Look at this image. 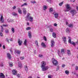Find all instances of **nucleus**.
Returning <instances> with one entry per match:
<instances>
[{"label": "nucleus", "instance_id": "obj_27", "mask_svg": "<svg viewBox=\"0 0 78 78\" xmlns=\"http://www.w3.org/2000/svg\"><path fill=\"white\" fill-rule=\"evenodd\" d=\"M64 3V2H61L59 4V5L60 6H62L63 5V3Z\"/></svg>", "mask_w": 78, "mask_h": 78}, {"label": "nucleus", "instance_id": "obj_26", "mask_svg": "<svg viewBox=\"0 0 78 78\" xmlns=\"http://www.w3.org/2000/svg\"><path fill=\"white\" fill-rule=\"evenodd\" d=\"M65 73L66 75H69V71L66 70L65 71Z\"/></svg>", "mask_w": 78, "mask_h": 78}, {"label": "nucleus", "instance_id": "obj_30", "mask_svg": "<svg viewBox=\"0 0 78 78\" xmlns=\"http://www.w3.org/2000/svg\"><path fill=\"white\" fill-rule=\"evenodd\" d=\"M43 10H44V11L46 9H47V6L46 5H44L43 6Z\"/></svg>", "mask_w": 78, "mask_h": 78}, {"label": "nucleus", "instance_id": "obj_6", "mask_svg": "<svg viewBox=\"0 0 78 78\" xmlns=\"http://www.w3.org/2000/svg\"><path fill=\"white\" fill-rule=\"evenodd\" d=\"M68 42L70 44H72L74 46H75L76 45V43H75L73 41H71V39H69L68 41Z\"/></svg>", "mask_w": 78, "mask_h": 78}, {"label": "nucleus", "instance_id": "obj_15", "mask_svg": "<svg viewBox=\"0 0 78 78\" xmlns=\"http://www.w3.org/2000/svg\"><path fill=\"white\" fill-rule=\"evenodd\" d=\"M28 34L29 36V38H31V32L30 31L28 32Z\"/></svg>", "mask_w": 78, "mask_h": 78}, {"label": "nucleus", "instance_id": "obj_18", "mask_svg": "<svg viewBox=\"0 0 78 78\" xmlns=\"http://www.w3.org/2000/svg\"><path fill=\"white\" fill-rule=\"evenodd\" d=\"M7 21L9 23V22H13V20H12L10 18H9L7 19Z\"/></svg>", "mask_w": 78, "mask_h": 78}, {"label": "nucleus", "instance_id": "obj_7", "mask_svg": "<svg viewBox=\"0 0 78 78\" xmlns=\"http://www.w3.org/2000/svg\"><path fill=\"white\" fill-rule=\"evenodd\" d=\"M51 47H53L54 46H55V41L54 40H52L51 41Z\"/></svg>", "mask_w": 78, "mask_h": 78}, {"label": "nucleus", "instance_id": "obj_24", "mask_svg": "<svg viewBox=\"0 0 78 78\" xmlns=\"http://www.w3.org/2000/svg\"><path fill=\"white\" fill-rule=\"evenodd\" d=\"M41 45L42 47H46V45H45V43H41Z\"/></svg>", "mask_w": 78, "mask_h": 78}, {"label": "nucleus", "instance_id": "obj_32", "mask_svg": "<svg viewBox=\"0 0 78 78\" xmlns=\"http://www.w3.org/2000/svg\"><path fill=\"white\" fill-rule=\"evenodd\" d=\"M9 64L10 67H12V66H13V64H12L11 62L9 63Z\"/></svg>", "mask_w": 78, "mask_h": 78}, {"label": "nucleus", "instance_id": "obj_12", "mask_svg": "<svg viewBox=\"0 0 78 78\" xmlns=\"http://www.w3.org/2000/svg\"><path fill=\"white\" fill-rule=\"evenodd\" d=\"M62 39L64 42V44H67V43H66V37H62Z\"/></svg>", "mask_w": 78, "mask_h": 78}, {"label": "nucleus", "instance_id": "obj_60", "mask_svg": "<svg viewBox=\"0 0 78 78\" xmlns=\"http://www.w3.org/2000/svg\"><path fill=\"white\" fill-rule=\"evenodd\" d=\"M54 26H55V27H56V26H57V24L55 23L54 24Z\"/></svg>", "mask_w": 78, "mask_h": 78}, {"label": "nucleus", "instance_id": "obj_53", "mask_svg": "<svg viewBox=\"0 0 78 78\" xmlns=\"http://www.w3.org/2000/svg\"><path fill=\"white\" fill-rule=\"evenodd\" d=\"M48 78H51V75H48Z\"/></svg>", "mask_w": 78, "mask_h": 78}, {"label": "nucleus", "instance_id": "obj_63", "mask_svg": "<svg viewBox=\"0 0 78 78\" xmlns=\"http://www.w3.org/2000/svg\"><path fill=\"white\" fill-rule=\"evenodd\" d=\"M3 48L4 49H5V45H3Z\"/></svg>", "mask_w": 78, "mask_h": 78}, {"label": "nucleus", "instance_id": "obj_58", "mask_svg": "<svg viewBox=\"0 0 78 78\" xmlns=\"http://www.w3.org/2000/svg\"><path fill=\"white\" fill-rule=\"evenodd\" d=\"M0 66L1 67H3V63H1L0 64Z\"/></svg>", "mask_w": 78, "mask_h": 78}, {"label": "nucleus", "instance_id": "obj_19", "mask_svg": "<svg viewBox=\"0 0 78 78\" xmlns=\"http://www.w3.org/2000/svg\"><path fill=\"white\" fill-rule=\"evenodd\" d=\"M0 77H1V78H5V76H4L3 73H0Z\"/></svg>", "mask_w": 78, "mask_h": 78}, {"label": "nucleus", "instance_id": "obj_46", "mask_svg": "<svg viewBox=\"0 0 78 78\" xmlns=\"http://www.w3.org/2000/svg\"><path fill=\"white\" fill-rule=\"evenodd\" d=\"M5 33H9V30L8 29H6L5 30Z\"/></svg>", "mask_w": 78, "mask_h": 78}, {"label": "nucleus", "instance_id": "obj_34", "mask_svg": "<svg viewBox=\"0 0 78 78\" xmlns=\"http://www.w3.org/2000/svg\"><path fill=\"white\" fill-rule=\"evenodd\" d=\"M5 41H6V42H8V43L9 44V39H8V38H6Z\"/></svg>", "mask_w": 78, "mask_h": 78}, {"label": "nucleus", "instance_id": "obj_16", "mask_svg": "<svg viewBox=\"0 0 78 78\" xmlns=\"http://www.w3.org/2000/svg\"><path fill=\"white\" fill-rule=\"evenodd\" d=\"M67 53L69 56H70V55H71V52H70V50H67Z\"/></svg>", "mask_w": 78, "mask_h": 78}, {"label": "nucleus", "instance_id": "obj_39", "mask_svg": "<svg viewBox=\"0 0 78 78\" xmlns=\"http://www.w3.org/2000/svg\"><path fill=\"white\" fill-rule=\"evenodd\" d=\"M30 2L31 3H33V4H34V3H36V2L35 1H30Z\"/></svg>", "mask_w": 78, "mask_h": 78}, {"label": "nucleus", "instance_id": "obj_31", "mask_svg": "<svg viewBox=\"0 0 78 78\" xmlns=\"http://www.w3.org/2000/svg\"><path fill=\"white\" fill-rule=\"evenodd\" d=\"M12 15L14 16H17V14L15 12H13L12 13Z\"/></svg>", "mask_w": 78, "mask_h": 78}, {"label": "nucleus", "instance_id": "obj_33", "mask_svg": "<svg viewBox=\"0 0 78 78\" xmlns=\"http://www.w3.org/2000/svg\"><path fill=\"white\" fill-rule=\"evenodd\" d=\"M27 4L26 3H24L23 4L21 5V7L23 6H27Z\"/></svg>", "mask_w": 78, "mask_h": 78}, {"label": "nucleus", "instance_id": "obj_10", "mask_svg": "<svg viewBox=\"0 0 78 78\" xmlns=\"http://www.w3.org/2000/svg\"><path fill=\"white\" fill-rule=\"evenodd\" d=\"M7 56L9 59H11V54H9V53H7Z\"/></svg>", "mask_w": 78, "mask_h": 78}, {"label": "nucleus", "instance_id": "obj_59", "mask_svg": "<svg viewBox=\"0 0 78 78\" xmlns=\"http://www.w3.org/2000/svg\"><path fill=\"white\" fill-rule=\"evenodd\" d=\"M66 66V65L64 64L62 65V67L64 68Z\"/></svg>", "mask_w": 78, "mask_h": 78}, {"label": "nucleus", "instance_id": "obj_35", "mask_svg": "<svg viewBox=\"0 0 78 78\" xmlns=\"http://www.w3.org/2000/svg\"><path fill=\"white\" fill-rule=\"evenodd\" d=\"M1 27L2 28V29H1L0 32L2 33V32H3V26H1Z\"/></svg>", "mask_w": 78, "mask_h": 78}, {"label": "nucleus", "instance_id": "obj_1", "mask_svg": "<svg viewBox=\"0 0 78 78\" xmlns=\"http://www.w3.org/2000/svg\"><path fill=\"white\" fill-rule=\"evenodd\" d=\"M46 65V63L45 61H42L41 62V68L42 71H46L48 69V66H45Z\"/></svg>", "mask_w": 78, "mask_h": 78}, {"label": "nucleus", "instance_id": "obj_55", "mask_svg": "<svg viewBox=\"0 0 78 78\" xmlns=\"http://www.w3.org/2000/svg\"><path fill=\"white\" fill-rule=\"evenodd\" d=\"M20 58L22 60L23 59L25 58V57H21Z\"/></svg>", "mask_w": 78, "mask_h": 78}, {"label": "nucleus", "instance_id": "obj_49", "mask_svg": "<svg viewBox=\"0 0 78 78\" xmlns=\"http://www.w3.org/2000/svg\"><path fill=\"white\" fill-rule=\"evenodd\" d=\"M30 13H28L27 15V18H30V17H29V16H30Z\"/></svg>", "mask_w": 78, "mask_h": 78}, {"label": "nucleus", "instance_id": "obj_62", "mask_svg": "<svg viewBox=\"0 0 78 78\" xmlns=\"http://www.w3.org/2000/svg\"><path fill=\"white\" fill-rule=\"evenodd\" d=\"M9 41H12V39L11 38L9 39Z\"/></svg>", "mask_w": 78, "mask_h": 78}, {"label": "nucleus", "instance_id": "obj_57", "mask_svg": "<svg viewBox=\"0 0 78 78\" xmlns=\"http://www.w3.org/2000/svg\"><path fill=\"white\" fill-rule=\"evenodd\" d=\"M16 8V6H14L12 7V9H15Z\"/></svg>", "mask_w": 78, "mask_h": 78}, {"label": "nucleus", "instance_id": "obj_50", "mask_svg": "<svg viewBox=\"0 0 78 78\" xmlns=\"http://www.w3.org/2000/svg\"><path fill=\"white\" fill-rule=\"evenodd\" d=\"M44 40L45 41H47V38H46L44 36Z\"/></svg>", "mask_w": 78, "mask_h": 78}, {"label": "nucleus", "instance_id": "obj_13", "mask_svg": "<svg viewBox=\"0 0 78 78\" xmlns=\"http://www.w3.org/2000/svg\"><path fill=\"white\" fill-rule=\"evenodd\" d=\"M3 16L2 15L0 18L1 23H3L4 22V20L3 19Z\"/></svg>", "mask_w": 78, "mask_h": 78}, {"label": "nucleus", "instance_id": "obj_29", "mask_svg": "<svg viewBox=\"0 0 78 78\" xmlns=\"http://www.w3.org/2000/svg\"><path fill=\"white\" fill-rule=\"evenodd\" d=\"M53 11V8H50L49 9V12H52Z\"/></svg>", "mask_w": 78, "mask_h": 78}, {"label": "nucleus", "instance_id": "obj_56", "mask_svg": "<svg viewBox=\"0 0 78 78\" xmlns=\"http://www.w3.org/2000/svg\"><path fill=\"white\" fill-rule=\"evenodd\" d=\"M76 70H78V67L77 66H76Z\"/></svg>", "mask_w": 78, "mask_h": 78}, {"label": "nucleus", "instance_id": "obj_45", "mask_svg": "<svg viewBox=\"0 0 78 78\" xmlns=\"http://www.w3.org/2000/svg\"><path fill=\"white\" fill-rule=\"evenodd\" d=\"M39 57L40 58H42V57H43V55L41 54H39Z\"/></svg>", "mask_w": 78, "mask_h": 78}, {"label": "nucleus", "instance_id": "obj_21", "mask_svg": "<svg viewBox=\"0 0 78 78\" xmlns=\"http://www.w3.org/2000/svg\"><path fill=\"white\" fill-rule=\"evenodd\" d=\"M18 11L20 14H22V10L20 8H18Z\"/></svg>", "mask_w": 78, "mask_h": 78}, {"label": "nucleus", "instance_id": "obj_54", "mask_svg": "<svg viewBox=\"0 0 78 78\" xmlns=\"http://www.w3.org/2000/svg\"><path fill=\"white\" fill-rule=\"evenodd\" d=\"M19 66L20 67H22V64H21V63L19 64Z\"/></svg>", "mask_w": 78, "mask_h": 78}, {"label": "nucleus", "instance_id": "obj_8", "mask_svg": "<svg viewBox=\"0 0 78 78\" xmlns=\"http://www.w3.org/2000/svg\"><path fill=\"white\" fill-rule=\"evenodd\" d=\"M12 73L14 75H16L17 73V71L16 69H13L12 70Z\"/></svg>", "mask_w": 78, "mask_h": 78}, {"label": "nucleus", "instance_id": "obj_41", "mask_svg": "<svg viewBox=\"0 0 78 78\" xmlns=\"http://www.w3.org/2000/svg\"><path fill=\"white\" fill-rule=\"evenodd\" d=\"M12 31L13 32V33H14V28H12L11 29Z\"/></svg>", "mask_w": 78, "mask_h": 78}, {"label": "nucleus", "instance_id": "obj_51", "mask_svg": "<svg viewBox=\"0 0 78 78\" xmlns=\"http://www.w3.org/2000/svg\"><path fill=\"white\" fill-rule=\"evenodd\" d=\"M17 76V77H18V78H19L20 77V74H17L16 75Z\"/></svg>", "mask_w": 78, "mask_h": 78}, {"label": "nucleus", "instance_id": "obj_37", "mask_svg": "<svg viewBox=\"0 0 78 78\" xmlns=\"http://www.w3.org/2000/svg\"><path fill=\"white\" fill-rule=\"evenodd\" d=\"M64 53V49H62L61 50V53Z\"/></svg>", "mask_w": 78, "mask_h": 78}, {"label": "nucleus", "instance_id": "obj_42", "mask_svg": "<svg viewBox=\"0 0 78 78\" xmlns=\"http://www.w3.org/2000/svg\"><path fill=\"white\" fill-rule=\"evenodd\" d=\"M49 30L51 32H53V29L52 28H50Z\"/></svg>", "mask_w": 78, "mask_h": 78}, {"label": "nucleus", "instance_id": "obj_28", "mask_svg": "<svg viewBox=\"0 0 78 78\" xmlns=\"http://www.w3.org/2000/svg\"><path fill=\"white\" fill-rule=\"evenodd\" d=\"M27 39H25V41H24V45H27Z\"/></svg>", "mask_w": 78, "mask_h": 78}, {"label": "nucleus", "instance_id": "obj_23", "mask_svg": "<svg viewBox=\"0 0 78 78\" xmlns=\"http://www.w3.org/2000/svg\"><path fill=\"white\" fill-rule=\"evenodd\" d=\"M57 53L58 56L61 57V52H60V51L59 50H58Z\"/></svg>", "mask_w": 78, "mask_h": 78}, {"label": "nucleus", "instance_id": "obj_38", "mask_svg": "<svg viewBox=\"0 0 78 78\" xmlns=\"http://www.w3.org/2000/svg\"><path fill=\"white\" fill-rule=\"evenodd\" d=\"M66 31L67 33H70V30L68 28L66 29Z\"/></svg>", "mask_w": 78, "mask_h": 78}, {"label": "nucleus", "instance_id": "obj_47", "mask_svg": "<svg viewBox=\"0 0 78 78\" xmlns=\"http://www.w3.org/2000/svg\"><path fill=\"white\" fill-rule=\"evenodd\" d=\"M47 1L50 3H51V0H47Z\"/></svg>", "mask_w": 78, "mask_h": 78}, {"label": "nucleus", "instance_id": "obj_22", "mask_svg": "<svg viewBox=\"0 0 78 78\" xmlns=\"http://www.w3.org/2000/svg\"><path fill=\"white\" fill-rule=\"evenodd\" d=\"M24 69H25V71H26V72H28V67L27 66H24Z\"/></svg>", "mask_w": 78, "mask_h": 78}, {"label": "nucleus", "instance_id": "obj_3", "mask_svg": "<svg viewBox=\"0 0 78 78\" xmlns=\"http://www.w3.org/2000/svg\"><path fill=\"white\" fill-rule=\"evenodd\" d=\"M52 63H53V64L54 65V66H57L58 64V62L57 61V60L55 58H53L52 59Z\"/></svg>", "mask_w": 78, "mask_h": 78}, {"label": "nucleus", "instance_id": "obj_5", "mask_svg": "<svg viewBox=\"0 0 78 78\" xmlns=\"http://www.w3.org/2000/svg\"><path fill=\"white\" fill-rule=\"evenodd\" d=\"M29 19H30V21L31 22H33V17H29V18H27V16L25 17V20L26 21H28Z\"/></svg>", "mask_w": 78, "mask_h": 78}, {"label": "nucleus", "instance_id": "obj_52", "mask_svg": "<svg viewBox=\"0 0 78 78\" xmlns=\"http://www.w3.org/2000/svg\"><path fill=\"white\" fill-rule=\"evenodd\" d=\"M0 36L1 37H2V36H3V34H2L1 32H0Z\"/></svg>", "mask_w": 78, "mask_h": 78}, {"label": "nucleus", "instance_id": "obj_36", "mask_svg": "<svg viewBox=\"0 0 78 78\" xmlns=\"http://www.w3.org/2000/svg\"><path fill=\"white\" fill-rule=\"evenodd\" d=\"M35 44H36V45L37 46H38V42H37V41H35Z\"/></svg>", "mask_w": 78, "mask_h": 78}, {"label": "nucleus", "instance_id": "obj_17", "mask_svg": "<svg viewBox=\"0 0 78 78\" xmlns=\"http://www.w3.org/2000/svg\"><path fill=\"white\" fill-rule=\"evenodd\" d=\"M23 14L24 15L26 14V13H27L26 9L25 8H23Z\"/></svg>", "mask_w": 78, "mask_h": 78}, {"label": "nucleus", "instance_id": "obj_2", "mask_svg": "<svg viewBox=\"0 0 78 78\" xmlns=\"http://www.w3.org/2000/svg\"><path fill=\"white\" fill-rule=\"evenodd\" d=\"M69 12H70L71 14H72V16H74V15H75V14L77 13L76 10L75 9L71 10L69 11Z\"/></svg>", "mask_w": 78, "mask_h": 78}, {"label": "nucleus", "instance_id": "obj_4", "mask_svg": "<svg viewBox=\"0 0 78 78\" xmlns=\"http://www.w3.org/2000/svg\"><path fill=\"white\" fill-rule=\"evenodd\" d=\"M66 9L65 11V12H67L70 10V7L69 4H67L66 5Z\"/></svg>", "mask_w": 78, "mask_h": 78}, {"label": "nucleus", "instance_id": "obj_9", "mask_svg": "<svg viewBox=\"0 0 78 78\" xmlns=\"http://www.w3.org/2000/svg\"><path fill=\"white\" fill-rule=\"evenodd\" d=\"M18 43L19 44V45H22V41L20 40V39H19L18 40Z\"/></svg>", "mask_w": 78, "mask_h": 78}, {"label": "nucleus", "instance_id": "obj_14", "mask_svg": "<svg viewBox=\"0 0 78 78\" xmlns=\"http://www.w3.org/2000/svg\"><path fill=\"white\" fill-rule=\"evenodd\" d=\"M15 53H17L18 55H20V51L18 50H15Z\"/></svg>", "mask_w": 78, "mask_h": 78}, {"label": "nucleus", "instance_id": "obj_61", "mask_svg": "<svg viewBox=\"0 0 78 78\" xmlns=\"http://www.w3.org/2000/svg\"><path fill=\"white\" fill-rule=\"evenodd\" d=\"M70 1L72 2H74L75 0H71Z\"/></svg>", "mask_w": 78, "mask_h": 78}, {"label": "nucleus", "instance_id": "obj_43", "mask_svg": "<svg viewBox=\"0 0 78 78\" xmlns=\"http://www.w3.org/2000/svg\"><path fill=\"white\" fill-rule=\"evenodd\" d=\"M59 70V66H58L56 68V71H58V70Z\"/></svg>", "mask_w": 78, "mask_h": 78}, {"label": "nucleus", "instance_id": "obj_64", "mask_svg": "<svg viewBox=\"0 0 78 78\" xmlns=\"http://www.w3.org/2000/svg\"><path fill=\"white\" fill-rule=\"evenodd\" d=\"M66 25H69L68 22H66Z\"/></svg>", "mask_w": 78, "mask_h": 78}, {"label": "nucleus", "instance_id": "obj_44", "mask_svg": "<svg viewBox=\"0 0 78 78\" xmlns=\"http://www.w3.org/2000/svg\"><path fill=\"white\" fill-rule=\"evenodd\" d=\"M10 51L11 53V54H12V55H13V52H12V48H11V49L10 50Z\"/></svg>", "mask_w": 78, "mask_h": 78}, {"label": "nucleus", "instance_id": "obj_40", "mask_svg": "<svg viewBox=\"0 0 78 78\" xmlns=\"http://www.w3.org/2000/svg\"><path fill=\"white\" fill-rule=\"evenodd\" d=\"M26 30H31V27H28L26 29Z\"/></svg>", "mask_w": 78, "mask_h": 78}, {"label": "nucleus", "instance_id": "obj_25", "mask_svg": "<svg viewBox=\"0 0 78 78\" xmlns=\"http://www.w3.org/2000/svg\"><path fill=\"white\" fill-rule=\"evenodd\" d=\"M73 26V25L72 24H70L68 25V27H69L70 28H72Z\"/></svg>", "mask_w": 78, "mask_h": 78}, {"label": "nucleus", "instance_id": "obj_20", "mask_svg": "<svg viewBox=\"0 0 78 78\" xmlns=\"http://www.w3.org/2000/svg\"><path fill=\"white\" fill-rule=\"evenodd\" d=\"M52 36L53 37H54L55 38H56V33L53 32L52 34Z\"/></svg>", "mask_w": 78, "mask_h": 78}, {"label": "nucleus", "instance_id": "obj_48", "mask_svg": "<svg viewBox=\"0 0 78 78\" xmlns=\"http://www.w3.org/2000/svg\"><path fill=\"white\" fill-rule=\"evenodd\" d=\"M3 27H8V25H5V24H3L2 25Z\"/></svg>", "mask_w": 78, "mask_h": 78}, {"label": "nucleus", "instance_id": "obj_11", "mask_svg": "<svg viewBox=\"0 0 78 78\" xmlns=\"http://www.w3.org/2000/svg\"><path fill=\"white\" fill-rule=\"evenodd\" d=\"M53 14L54 15V16L55 18H57L58 17V14L57 13H55V12H54L53 13Z\"/></svg>", "mask_w": 78, "mask_h": 78}]
</instances>
